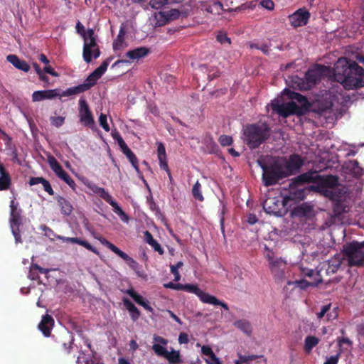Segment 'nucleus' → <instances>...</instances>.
Here are the masks:
<instances>
[{
    "instance_id": "nucleus-1",
    "label": "nucleus",
    "mask_w": 364,
    "mask_h": 364,
    "mask_svg": "<svg viewBox=\"0 0 364 364\" xmlns=\"http://www.w3.org/2000/svg\"><path fill=\"white\" fill-rule=\"evenodd\" d=\"M335 80L346 90L364 87V69L353 60L341 58L334 65Z\"/></svg>"
},
{
    "instance_id": "nucleus-2",
    "label": "nucleus",
    "mask_w": 364,
    "mask_h": 364,
    "mask_svg": "<svg viewBox=\"0 0 364 364\" xmlns=\"http://www.w3.org/2000/svg\"><path fill=\"white\" fill-rule=\"evenodd\" d=\"M271 134V127L265 122L247 124L242 131L243 141L250 149H255L269 139Z\"/></svg>"
},
{
    "instance_id": "nucleus-3",
    "label": "nucleus",
    "mask_w": 364,
    "mask_h": 364,
    "mask_svg": "<svg viewBox=\"0 0 364 364\" xmlns=\"http://www.w3.org/2000/svg\"><path fill=\"white\" fill-rule=\"evenodd\" d=\"M295 183H314L311 189L317 192L326 188H333L338 185V178L336 176H321L316 171H309L295 177Z\"/></svg>"
},
{
    "instance_id": "nucleus-4",
    "label": "nucleus",
    "mask_w": 364,
    "mask_h": 364,
    "mask_svg": "<svg viewBox=\"0 0 364 364\" xmlns=\"http://www.w3.org/2000/svg\"><path fill=\"white\" fill-rule=\"evenodd\" d=\"M262 183L266 187L274 186L288 177L282 161H274L269 165H262Z\"/></svg>"
},
{
    "instance_id": "nucleus-5",
    "label": "nucleus",
    "mask_w": 364,
    "mask_h": 364,
    "mask_svg": "<svg viewBox=\"0 0 364 364\" xmlns=\"http://www.w3.org/2000/svg\"><path fill=\"white\" fill-rule=\"evenodd\" d=\"M154 341L156 343L152 346V349L158 356L165 358L169 364H184L179 350H172L168 352L164 346L160 345L166 346L168 340L160 336L154 335Z\"/></svg>"
},
{
    "instance_id": "nucleus-6",
    "label": "nucleus",
    "mask_w": 364,
    "mask_h": 364,
    "mask_svg": "<svg viewBox=\"0 0 364 364\" xmlns=\"http://www.w3.org/2000/svg\"><path fill=\"white\" fill-rule=\"evenodd\" d=\"M343 253L350 266L364 265V242L353 241L344 245Z\"/></svg>"
},
{
    "instance_id": "nucleus-7",
    "label": "nucleus",
    "mask_w": 364,
    "mask_h": 364,
    "mask_svg": "<svg viewBox=\"0 0 364 364\" xmlns=\"http://www.w3.org/2000/svg\"><path fill=\"white\" fill-rule=\"evenodd\" d=\"M9 208V225L12 235L15 238L16 243H21L20 226L23 224V210L19 208V204L15 201V198L11 200Z\"/></svg>"
},
{
    "instance_id": "nucleus-8",
    "label": "nucleus",
    "mask_w": 364,
    "mask_h": 364,
    "mask_svg": "<svg viewBox=\"0 0 364 364\" xmlns=\"http://www.w3.org/2000/svg\"><path fill=\"white\" fill-rule=\"evenodd\" d=\"M287 204L288 203L284 196H268L262 203V206L264 210L267 214L276 216H284L288 211L287 208H286Z\"/></svg>"
},
{
    "instance_id": "nucleus-9",
    "label": "nucleus",
    "mask_w": 364,
    "mask_h": 364,
    "mask_svg": "<svg viewBox=\"0 0 364 364\" xmlns=\"http://www.w3.org/2000/svg\"><path fill=\"white\" fill-rule=\"evenodd\" d=\"M184 291L193 293L198 296L200 300L205 304H212L215 306H220L225 311L229 310L228 304L223 301L218 300L215 296L204 292L197 285L195 284H184Z\"/></svg>"
},
{
    "instance_id": "nucleus-10",
    "label": "nucleus",
    "mask_w": 364,
    "mask_h": 364,
    "mask_svg": "<svg viewBox=\"0 0 364 364\" xmlns=\"http://www.w3.org/2000/svg\"><path fill=\"white\" fill-rule=\"evenodd\" d=\"M272 108L274 111L279 114L282 117H288L291 115H303V110L299 108V105L294 101L289 102L278 103L272 102Z\"/></svg>"
},
{
    "instance_id": "nucleus-11",
    "label": "nucleus",
    "mask_w": 364,
    "mask_h": 364,
    "mask_svg": "<svg viewBox=\"0 0 364 364\" xmlns=\"http://www.w3.org/2000/svg\"><path fill=\"white\" fill-rule=\"evenodd\" d=\"M84 45L82 56L84 60L89 63L92 61V49L97 46L96 36L92 28H88L83 36Z\"/></svg>"
},
{
    "instance_id": "nucleus-12",
    "label": "nucleus",
    "mask_w": 364,
    "mask_h": 364,
    "mask_svg": "<svg viewBox=\"0 0 364 364\" xmlns=\"http://www.w3.org/2000/svg\"><path fill=\"white\" fill-rule=\"evenodd\" d=\"M282 163L289 177L299 173L304 161L299 154H291L287 160H284Z\"/></svg>"
},
{
    "instance_id": "nucleus-13",
    "label": "nucleus",
    "mask_w": 364,
    "mask_h": 364,
    "mask_svg": "<svg viewBox=\"0 0 364 364\" xmlns=\"http://www.w3.org/2000/svg\"><path fill=\"white\" fill-rule=\"evenodd\" d=\"M295 178L291 180L289 184V194L284 196L287 203L291 200H303L306 196L309 189L305 188H299L300 186L306 183H295Z\"/></svg>"
},
{
    "instance_id": "nucleus-14",
    "label": "nucleus",
    "mask_w": 364,
    "mask_h": 364,
    "mask_svg": "<svg viewBox=\"0 0 364 364\" xmlns=\"http://www.w3.org/2000/svg\"><path fill=\"white\" fill-rule=\"evenodd\" d=\"M79 117L80 122L85 127H92L95 120L87 101L84 98L79 100Z\"/></svg>"
},
{
    "instance_id": "nucleus-15",
    "label": "nucleus",
    "mask_w": 364,
    "mask_h": 364,
    "mask_svg": "<svg viewBox=\"0 0 364 364\" xmlns=\"http://www.w3.org/2000/svg\"><path fill=\"white\" fill-rule=\"evenodd\" d=\"M291 25L295 28L302 26L308 23L310 13L306 9H299L289 16Z\"/></svg>"
},
{
    "instance_id": "nucleus-16",
    "label": "nucleus",
    "mask_w": 364,
    "mask_h": 364,
    "mask_svg": "<svg viewBox=\"0 0 364 364\" xmlns=\"http://www.w3.org/2000/svg\"><path fill=\"white\" fill-rule=\"evenodd\" d=\"M343 172L345 175L351 176L353 178H360L363 175L364 171L356 160H349L343 165Z\"/></svg>"
},
{
    "instance_id": "nucleus-17",
    "label": "nucleus",
    "mask_w": 364,
    "mask_h": 364,
    "mask_svg": "<svg viewBox=\"0 0 364 364\" xmlns=\"http://www.w3.org/2000/svg\"><path fill=\"white\" fill-rule=\"evenodd\" d=\"M284 92H286L289 99L291 100L292 101L295 100L299 103V108H301V110H303V114L309 110L310 107V103L305 96L299 92L291 91L288 89H285Z\"/></svg>"
},
{
    "instance_id": "nucleus-18",
    "label": "nucleus",
    "mask_w": 364,
    "mask_h": 364,
    "mask_svg": "<svg viewBox=\"0 0 364 364\" xmlns=\"http://www.w3.org/2000/svg\"><path fill=\"white\" fill-rule=\"evenodd\" d=\"M60 95L58 89L35 91L32 94L33 102H40L44 100H50Z\"/></svg>"
},
{
    "instance_id": "nucleus-19",
    "label": "nucleus",
    "mask_w": 364,
    "mask_h": 364,
    "mask_svg": "<svg viewBox=\"0 0 364 364\" xmlns=\"http://www.w3.org/2000/svg\"><path fill=\"white\" fill-rule=\"evenodd\" d=\"M56 238L58 240H61L63 242H70V243H75L80 245L87 250L92 252L93 253L96 255H99V252L92 245H91L87 241L82 240L80 237H65L61 235H57Z\"/></svg>"
},
{
    "instance_id": "nucleus-20",
    "label": "nucleus",
    "mask_w": 364,
    "mask_h": 364,
    "mask_svg": "<svg viewBox=\"0 0 364 364\" xmlns=\"http://www.w3.org/2000/svg\"><path fill=\"white\" fill-rule=\"evenodd\" d=\"M54 326V319L52 316L46 314L42 316V319L39 323L38 329L43 333L44 336L48 337L50 336L51 329Z\"/></svg>"
},
{
    "instance_id": "nucleus-21",
    "label": "nucleus",
    "mask_w": 364,
    "mask_h": 364,
    "mask_svg": "<svg viewBox=\"0 0 364 364\" xmlns=\"http://www.w3.org/2000/svg\"><path fill=\"white\" fill-rule=\"evenodd\" d=\"M322 65H318V68L309 70L305 74V78L308 84L314 85L317 84L321 78Z\"/></svg>"
},
{
    "instance_id": "nucleus-22",
    "label": "nucleus",
    "mask_w": 364,
    "mask_h": 364,
    "mask_svg": "<svg viewBox=\"0 0 364 364\" xmlns=\"http://www.w3.org/2000/svg\"><path fill=\"white\" fill-rule=\"evenodd\" d=\"M201 10L213 14H220L223 10V5L220 1H203L200 4Z\"/></svg>"
},
{
    "instance_id": "nucleus-23",
    "label": "nucleus",
    "mask_w": 364,
    "mask_h": 364,
    "mask_svg": "<svg viewBox=\"0 0 364 364\" xmlns=\"http://www.w3.org/2000/svg\"><path fill=\"white\" fill-rule=\"evenodd\" d=\"M11 177L2 162L0 161V191H6L10 188Z\"/></svg>"
},
{
    "instance_id": "nucleus-24",
    "label": "nucleus",
    "mask_w": 364,
    "mask_h": 364,
    "mask_svg": "<svg viewBox=\"0 0 364 364\" xmlns=\"http://www.w3.org/2000/svg\"><path fill=\"white\" fill-rule=\"evenodd\" d=\"M7 61L12 64L16 68L26 73L30 70V65L24 60L20 59L16 55L10 54L6 57Z\"/></svg>"
},
{
    "instance_id": "nucleus-25",
    "label": "nucleus",
    "mask_w": 364,
    "mask_h": 364,
    "mask_svg": "<svg viewBox=\"0 0 364 364\" xmlns=\"http://www.w3.org/2000/svg\"><path fill=\"white\" fill-rule=\"evenodd\" d=\"M150 53V50L146 47H139L129 50L125 53V56L132 60H138L144 58Z\"/></svg>"
},
{
    "instance_id": "nucleus-26",
    "label": "nucleus",
    "mask_w": 364,
    "mask_h": 364,
    "mask_svg": "<svg viewBox=\"0 0 364 364\" xmlns=\"http://www.w3.org/2000/svg\"><path fill=\"white\" fill-rule=\"evenodd\" d=\"M87 187L96 195L110 204L114 200L111 195L104 188L95 184H89Z\"/></svg>"
},
{
    "instance_id": "nucleus-27",
    "label": "nucleus",
    "mask_w": 364,
    "mask_h": 364,
    "mask_svg": "<svg viewBox=\"0 0 364 364\" xmlns=\"http://www.w3.org/2000/svg\"><path fill=\"white\" fill-rule=\"evenodd\" d=\"M123 304L129 311L132 320L136 321L140 317L141 313L136 306L127 298L123 299Z\"/></svg>"
},
{
    "instance_id": "nucleus-28",
    "label": "nucleus",
    "mask_w": 364,
    "mask_h": 364,
    "mask_svg": "<svg viewBox=\"0 0 364 364\" xmlns=\"http://www.w3.org/2000/svg\"><path fill=\"white\" fill-rule=\"evenodd\" d=\"M28 183L30 186L41 183L45 191H46L50 196L54 195L53 189L52 188L49 181L43 177H31Z\"/></svg>"
},
{
    "instance_id": "nucleus-29",
    "label": "nucleus",
    "mask_w": 364,
    "mask_h": 364,
    "mask_svg": "<svg viewBox=\"0 0 364 364\" xmlns=\"http://www.w3.org/2000/svg\"><path fill=\"white\" fill-rule=\"evenodd\" d=\"M48 163L50 168L58 178H61V177L66 173V171L63 170L61 165L53 156L50 154L48 156Z\"/></svg>"
},
{
    "instance_id": "nucleus-30",
    "label": "nucleus",
    "mask_w": 364,
    "mask_h": 364,
    "mask_svg": "<svg viewBox=\"0 0 364 364\" xmlns=\"http://www.w3.org/2000/svg\"><path fill=\"white\" fill-rule=\"evenodd\" d=\"M267 259L269 262V268L272 273L279 274L280 270L283 269L286 263L282 259H274L270 255H267Z\"/></svg>"
},
{
    "instance_id": "nucleus-31",
    "label": "nucleus",
    "mask_w": 364,
    "mask_h": 364,
    "mask_svg": "<svg viewBox=\"0 0 364 364\" xmlns=\"http://www.w3.org/2000/svg\"><path fill=\"white\" fill-rule=\"evenodd\" d=\"M56 200L58 205L60 207L61 213L65 215H70L73 210V207L70 202L60 196L56 197Z\"/></svg>"
},
{
    "instance_id": "nucleus-32",
    "label": "nucleus",
    "mask_w": 364,
    "mask_h": 364,
    "mask_svg": "<svg viewBox=\"0 0 364 364\" xmlns=\"http://www.w3.org/2000/svg\"><path fill=\"white\" fill-rule=\"evenodd\" d=\"M157 156L159 161V166L167 168V156L165 146L162 142H157Z\"/></svg>"
},
{
    "instance_id": "nucleus-33",
    "label": "nucleus",
    "mask_w": 364,
    "mask_h": 364,
    "mask_svg": "<svg viewBox=\"0 0 364 364\" xmlns=\"http://www.w3.org/2000/svg\"><path fill=\"white\" fill-rule=\"evenodd\" d=\"M234 326L242 331L247 336H250L252 334V326L250 323L245 319H240L234 323Z\"/></svg>"
},
{
    "instance_id": "nucleus-34",
    "label": "nucleus",
    "mask_w": 364,
    "mask_h": 364,
    "mask_svg": "<svg viewBox=\"0 0 364 364\" xmlns=\"http://www.w3.org/2000/svg\"><path fill=\"white\" fill-rule=\"evenodd\" d=\"M319 343V339L314 336H309L305 338L304 341V351L309 354L312 349L318 345Z\"/></svg>"
},
{
    "instance_id": "nucleus-35",
    "label": "nucleus",
    "mask_w": 364,
    "mask_h": 364,
    "mask_svg": "<svg viewBox=\"0 0 364 364\" xmlns=\"http://www.w3.org/2000/svg\"><path fill=\"white\" fill-rule=\"evenodd\" d=\"M125 30L124 27H121L117 38L113 42L114 50H120L124 48Z\"/></svg>"
},
{
    "instance_id": "nucleus-36",
    "label": "nucleus",
    "mask_w": 364,
    "mask_h": 364,
    "mask_svg": "<svg viewBox=\"0 0 364 364\" xmlns=\"http://www.w3.org/2000/svg\"><path fill=\"white\" fill-rule=\"evenodd\" d=\"M94 237L98 240L102 245L106 246L108 249H109L117 255L120 252L121 250H119L117 246H115L114 244L108 241L106 238L103 237L102 236H100L99 235H94Z\"/></svg>"
},
{
    "instance_id": "nucleus-37",
    "label": "nucleus",
    "mask_w": 364,
    "mask_h": 364,
    "mask_svg": "<svg viewBox=\"0 0 364 364\" xmlns=\"http://www.w3.org/2000/svg\"><path fill=\"white\" fill-rule=\"evenodd\" d=\"M98 79L99 78L97 77L93 73H90L86 78L85 82L82 84H80L83 92H85L93 87L97 83Z\"/></svg>"
},
{
    "instance_id": "nucleus-38",
    "label": "nucleus",
    "mask_w": 364,
    "mask_h": 364,
    "mask_svg": "<svg viewBox=\"0 0 364 364\" xmlns=\"http://www.w3.org/2000/svg\"><path fill=\"white\" fill-rule=\"evenodd\" d=\"M243 0H226L227 6L229 8L227 9L228 11H240L244 9L245 4H241Z\"/></svg>"
},
{
    "instance_id": "nucleus-39",
    "label": "nucleus",
    "mask_w": 364,
    "mask_h": 364,
    "mask_svg": "<svg viewBox=\"0 0 364 364\" xmlns=\"http://www.w3.org/2000/svg\"><path fill=\"white\" fill-rule=\"evenodd\" d=\"M113 59V57H109L107 60H105L102 63L96 68L92 73L94 75L98 77L99 79L103 75V74L106 72L107 67L109 64V62Z\"/></svg>"
},
{
    "instance_id": "nucleus-40",
    "label": "nucleus",
    "mask_w": 364,
    "mask_h": 364,
    "mask_svg": "<svg viewBox=\"0 0 364 364\" xmlns=\"http://www.w3.org/2000/svg\"><path fill=\"white\" fill-rule=\"evenodd\" d=\"M84 92L80 85L68 88L66 90L63 91V92L58 95L60 97H69L74 95H78Z\"/></svg>"
},
{
    "instance_id": "nucleus-41",
    "label": "nucleus",
    "mask_w": 364,
    "mask_h": 364,
    "mask_svg": "<svg viewBox=\"0 0 364 364\" xmlns=\"http://www.w3.org/2000/svg\"><path fill=\"white\" fill-rule=\"evenodd\" d=\"M117 255L123 259L128 265L133 269H136L138 267V263L133 258L129 257L127 253L120 250V252L117 254Z\"/></svg>"
},
{
    "instance_id": "nucleus-42",
    "label": "nucleus",
    "mask_w": 364,
    "mask_h": 364,
    "mask_svg": "<svg viewBox=\"0 0 364 364\" xmlns=\"http://www.w3.org/2000/svg\"><path fill=\"white\" fill-rule=\"evenodd\" d=\"M154 18L156 20V25L157 26H163L168 23V18L166 16L165 11H159L154 14Z\"/></svg>"
},
{
    "instance_id": "nucleus-43",
    "label": "nucleus",
    "mask_w": 364,
    "mask_h": 364,
    "mask_svg": "<svg viewBox=\"0 0 364 364\" xmlns=\"http://www.w3.org/2000/svg\"><path fill=\"white\" fill-rule=\"evenodd\" d=\"M109 205L114 208V211L121 218V219L123 221H124V222L128 221L129 218H128L127 215L119 206L118 203L115 200H113Z\"/></svg>"
},
{
    "instance_id": "nucleus-44",
    "label": "nucleus",
    "mask_w": 364,
    "mask_h": 364,
    "mask_svg": "<svg viewBox=\"0 0 364 364\" xmlns=\"http://www.w3.org/2000/svg\"><path fill=\"white\" fill-rule=\"evenodd\" d=\"M295 213L300 216H307L312 211V208L306 204H302L294 210Z\"/></svg>"
},
{
    "instance_id": "nucleus-45",
    "label": "nucleus",
    "mask_w": 364,
    "mask_h": 364,
    "mask_svg": "<svg viewBox=\"0 0 364 364\" xmlns=\"http://www.w3.org/2000/svg\"><path fill=\"white\" fill-rule=\"evenodd\" d=\"M200 187H201L200 183L198 181H197L193 187L192 194H193V196L196 200H198L199 201H203L204 200V197L200 191Z\"/></svg>"
},
{
    "instance_id": "nucleus-46",
    "label": "nucleus",
    "mask_w": 364,
    "mask_h": 364,
    "mask_svg": "<svg viewBox=\"0 0 364 364\" xmlns=\"http://www.w3.org/2000/svg\"><path fill=\"white\" fill-rule=\"evenodd\" d=\"M319 282H320V281H318V280L316 282H308L305 279H301V280L296 281L294 283H295V284H296V286H298L301 289H306L309 287L317 286Z\"/></svg>"
},
{
    "instance_id": "nucleus-47",
    "label": "nucleus",
    "mask_w": 364,
    "mask_h": 364,
    "mask_svg": "<svg viewBox=\"0 0 364 364\" xmlns=\"http://www.w3.org/2000/svg\"><path fill=\"white\" fill-rule=\"evenodd\" d=\"M318 192L332 200L338 201L340 198L339 195L336 192L332 191L331 188L323 189Z\"/></svg>"
},
{
    "instance_id": "nucleus-48",
    "label": "nucleus",
    "mask_w": 364,
    "mask_h": 364,
    "mask_svg": "<svg viewBox=\"0 0 364 364\" xmlns=\"http://www.w3.org/2000/svg\"><path fill=\"white\" fill-rule=\"evenodd\" d=\"M165 14L169 23L173 20L178 19L180 16L181 12L178 9H171L168 11H166Z\"/></svg>"
},
{
    "instance_id": "nucleus-49",
    "label": "nucleus",
    "mask_w": 364,
    "mask_h": 364,
    "mask_svg": "<svg viewBox=\"0 0 364 364\" xmlns=\"http://www.w3.org/2000/svg\"><path fill=\"white\" fill-rule=\"evenodd\" d=\"M127 294L129 295L134 301L138 304L139 305L145 300V299L141 296L140 294H137L133 289H129L127 290Z\"/></svg>"
},
{
    "instance_id": "nucleus-50",
    "label": "nucleus",
    "mask_w": 364,
    "mask_h": 364,
    "mask_svg": "<svg viewBox=\"0 0 364 364\" xmlns=\"http://www.w3.org/2000/svg\"><path fill=\"white\" fill-rule=\"evenodd\" d=\"M217 41L221 44H231V40L225 32H219L216 36Z\"/></svg>"
},
{
    "instance_id": "nucleus-51",
    "label": "nucleus",
    "mask_w": 364,
    "mask_h": 364,
    "mask_svg": "<svg viewBox=\"0 0 364 364\" xmlns=\"http://www.w3.org/2000/svg\"><path fill=\"white\" fill-rule=\"evenodd\" d=\"M149 4L154 9H159L168 4V0H150Z\"/></svg>"
},
{
    "instance_id": "nucleus-52",
    "label": "nucleus",
    "mask_w": 364,
    "mask_h": 364,
    "mask_svg": "<svg viewBox=\"0 0 364 364\" xmlns=\"http://www.w3.org/2000/svg\"><path fill=\"white\" fill-rule=\"evenodd\" d=\"M218 141L223 146H230L232 144L233 140L232 138L228 135H221Z\"/></svg>"
},
{
    "instance_id": "nucleus-53",
    "label": "nucleus",
    "mask_w": 364,
    "mask_h": 364,
    "mask_svg": "<svg viewBox=\"0 0 364 364\" xmlns=\"http://www.w3.org/2000/svg\"><path fill=\"white\" fill-rule=\"evenodd\" d=\"M100 125L106 131L110 130L109 126L107 123V118L105 114L101 113L99 117Z\"/></svg>"
},
{
    "instance_id": "nucleus-54",
    "label": "nucleus",
    "mask_w": 364,
    "mask_h": 364,
    "mask_svg": "<svg viewBox=\"0 0 364 364\" xmlns=\"http://www.w3.org/2000/svg\"><path fill=\"white\" fill-rule=\"evenodd\" d=\"M201 352L203 355L208 356L210 360L216 356L209 346H203L201 348Z\"/></svg>"
},
{
    "instance_id": "nucleus-55",
    "label": "nucleus",
    "mask_w": 364,
    "mask_h": 364,
    "mask_svg": "<svg viewBox=\"0 0 364 364\" xmlns=\"http://www.w3.org/2000/svg\"><path fill=\"white\" fill-rule=\"evenodd\" d=\"M64 122H65V117H63L58 116V117H50V122H51L52 125H53L56 127H60V126H62L64 124Z\"/></svg>"
},
{
    "instance_id": "nucleus-56",
    "label": "nucleus",
    "mask_w": 364,
    "mask_h": 364,
    "mask_svg": "<svg viewBox=\"0 0 364 364\" xmlns=\"http://www.w3.org/2000/svg\"><path fill=\"white\" fill-rule=\"evenodd\" d=\"M127 157L129 159V161H130V163L132 164V166L134 168V169L136 171H139V164H138V159H137L136 155L134 153H132L130 155H128V156H127Z\"/></svg>"
},
{
    "instance_id": "nucleus-57",
    "label": "nucleus",
    "mask_w": 364,
    "mask_h": 364,
    "mask_svg": "<svg viewBox=\"0 0 364 364\" xmlns=\"http://www.w3.org/2000/svg\"><path fill=\"white\" fill-rule=\"evenodd\" d=\"M341 350H340L336 355H332L328 358L323 364H338L339 358L341 357Z\"/></svg>"
},
{
    "instance_id": "nucleus-58",
    "label": "nucleus",
    "mask_w": 364,
    "mask_h": 364,
    "mask_svg": "<svg viewBox=\"0 0 364 364\" xmlns=\"http://www.w3.org/2000/svg\"><path fill=\"white\" fill-rule=\"evenodd\" d=\"M262 7L271 11L274 9V3L272 0H262L260 2Z\"/></svg>"
},
{
    "instance_id": "nucleus-59",
    "label": "nucleus",
    "mask_w": 364,
    "mask_h": 364,
    "mask_svg": "<svg viewBox=\"0 0 364 364\" xmlns=\"http://www.w3.org/2000/svg\"><path fill=\"white\" fill-rule=\"evenodd\" d=\"M331 306V304L323 306L321 309L320 312L317 313V318L319 319L322 318L326 315V314L329 311Z\"/></svg>"
},
{
    "instance_id": "nucleus-60",
    "label": "nucleus",
    "mask_w": 364,
    "mask_h": 364,
    "mask_svg": "<svg viewBox=\"0 0 364 364\" xmlns=\"http://www.w3.org/2000/svg\"><path fill=\"white\" fill-rule=\"evenodd\" d=\"M150 246L160 255H162L164 253V249L156 240H155Z\"/></svg>"
},
{
    "instance_id": "nucleus-61",
    "label": "nucleus",
    "mask_w": 364,
    "mask_h": 364,
    "mask_svg": "<svg viewBox=\"0 0 364 364\" xmlns=\"http://www.w3.org/2000/svg\"><path fill=\"white\" fill-rule=\"evenodd\" d=\"M189 342L188 336L186 333H181L178 336V343L180 344H186Z\"/></svg>"
},
{
    "instance_id": "nucleus-62",
    "label": "nucleus",
    "mask_w": 364,
    "mask_h": 364,
    "mask_svg": "<svg viewBox=\"0 0 364 364\" xmlns=\"http://www.w3.org/2000/svg\"><path fill=\"white\" fill-rule=\"evenodd\" d=\"M338 344L340 347H341L343 344H347L350 346H352L353 342L348 338L343 337L338 338Z\"/></svg>"
},
{
    "instance_id": "nucleus-63",
    "label": "nucleus",
    "mask_w": 364,
    "mask_h": 364,
    "mask_svg": "<svg viewBox=\"0 0 364 364\" xmlns=\"http://www.w3.org/2000/svg\"><path fill=\"white\" fill-rule=\"evenodd\" d=\"M32 268L33 269L37 270L39 273L41 274H48L50 271V269L43 268L37 264H33Z\"/></svg>"
},
{
    "instance_id": "nucleus-64",
    "label": "nucleus",
    "mask_w": 364,
    "mask_h": 364,
    "mask_svg": "<svg viewBox=\"0 0 364 364\" xmlns=\"http://www.w3.org/2000/svg\"><path fill=\"white\" fill-rule=\"evenodd\" d=\"M144 237L146 242L151 245L156 240L153 237L152 235L149 232L146 231L144 232Z\"/></svg>"
}]
</instances>
